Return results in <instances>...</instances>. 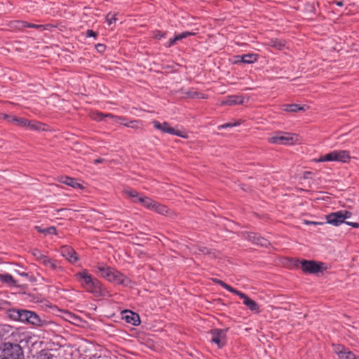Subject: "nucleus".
Masks as SVG:
<instances>
[{
    "instance_id": "nucleus-30",
    "label": "nucleus",
    "mask_w": 359,
    "mask_h": 359,
    "mask_svg": "<svg viewBox=\"0 0 359 359\" xmlns=\"http://www.w3.org/2000/svg\"><path fill=\"white\" fill-rule=\"evenodd\" d=\"M213 281L217 284H219V285H221L223 288L226 289V290H228L229 292H232L233 294L236 293V292L237 291V290L234 289L233 287H232L231 286L227 285L226 283H225L224 281L221 280H219V279H214Z\"/></svg>"
},
{
    "instance_id": "nucleus-55",
    "label": "nucleus",
    "mask_w": 359,
    "mask_h": 359,
    "mask_svg": "<svg viewBox=\"0 0 359 359\" xmlns=\"http://www.w3.org/2000/svg\"><path fill=\"white\" fill-rule=\"evenodd\" d=\"M67 210H67V209H66V208H61V209L56 210L55 211H56L57 212H66V211H67Z\"/></svg>"
},
{
    "instance_id": "nucleus-40",
    "label": "nucleus",
    "mask_w": 359,
    "mask_h": 359,
    "mask_svg": "<svg viewBox=\"0 0 359 359\" xmlns=\"http://www.w3.org/2000/svg\"><path fill=\"white\" fill-rule=\"evenodd\" d=\"M50 259V258L46 256V255H43L42 257L38 260V262L43 266H46Z\"/></svg>"
},
{
    "instance_id": "nucleus-15",
    "label": "nucleus",
    "mask_w": 359,
    "mask_h": 359,
    "mask_svg": "<svg viewBox=\"0 0 359 359\" xmlns=\"http://www.w3.org/2000/svg\"><path fill=\"white\" fill-rule=\"evenodd\" d=\"M244 102V97L241 95H229L224 100H222L220 105H237Z\"/></svg>"
},
{
    "instance_id": "nucleus-13",
    "label": "nucleus",
    "mask_w": 359,
    "mask_h": 359,
    "mask_svg": "<svg viewBox=\"0 0 359 359\" xmlns=\"http://www.w3.org/2000/svg\"><path fill=\"white\" fill-rule=\"evenodd\" d=\"M60 254L72 264H74L79 259L76 252L69 246H62L60 249Z\"/></svg>"
},
{
    "instance_id": "nucleus-45",
    "label": "nucleus",
    "mask_w": 359,
    "mask_h": 359,
    "mask_svg": "<svg viewBox=\"0 0 359 359\" xmlns=\"http://www.w3.org/2000/svg\"><path fill=\"white\" fill-rule=\"evenodd\" d=\"M97 36V33L91 29H88L86 32V36L88 37H95Z\"/></svg>"
},
{
    "instance_id": "nucleus-34",
    "label": "nucleus",
    "mask_w": 359,
    "mask_h": 359,
    "mask_svg": "<svg viewBox=\"0 0 359 359\" xmlns=\"http://www.w3.org/2000/svg\"><path fill=\"white\" fill-rule=\"evenodd\" d=\"M53 355L48 351H41L38 356V359H53Z\"/></svg>"
},
{
    "instance_id": "nucleus-32",
    "label": "nucleus",
    "mask_w": 359,
    "mask_h": 359,
    "mask_svg": "<svg viewBox=\"0 0 359 359\" xmlns=\"http://www.w3.org/2000/svg\"><path fill=\"white\" fill-rule=\"evenodd\" d=\"M13 123L22 128H26V124H28L27 119L23 118H18L15 116V118L13 119Z\"/></svg>"
},
{
    "instance_id": "nucleus-31",
    "label": "nucleus",
    "mask_w": 359,
    "mask_h": 359,
    "mask_svg": "<svg viewBox=\"0 0 359 359\" xmlns=\"http://www.w3.org/2000/svg\"><path fill=\"white\" fill-rule=\"evenodd\" d=\"M66 320L74 325H78L81 321L80 318L72 313L67 314Z\"/></svg>"
},
{
    "instance_id": "nucleus-28",
    "label": "nucleus",
    "mask_w": 359,
    "mask_h": 359,
    "mask_svg": "<svg viewBox=\"0 0 359 359\" xmlns=\"http://www.w3.org/2000/svg\"><path fill=\"white\" fill-rule=\"evenodd\" d=\"M0 280L10 285H15V280L13 277L10 274H0Z\"/></svg>"
},
{
    "instance_id": "nucleus-3",
    "label": "nucleus",
    "mask_w": 359,
    "mask_h": 359,
    "mask_svg": "<svg viewBox=\"0 0 359 359\" xmlns=\"http://www.w3.org/2000/svg\"><path fill=\"white\" fill-rule=\"evenodd\" d=\"M97 269L100 275L109 281L122 285H127L128 283V278L126 276L112 268L99 265L97 266Z\"/></svg>"
},
{
    "instance_id": "nucleus-38",
    "label": "nucleus",
    "mask_w": 359,
    "mask_h": 359,
    "mask_svg": "<svg viewBox=\"0 0 359 359\" xmlns=\"http://www.w3.org/2000/svg\"><path fill=\"white\" fill-rule=\"evenodd\" d=\"M195 33L191 32H184L178 35H176L177 41L182 40L187 36H194Z\"/></svg>"
},
{
    "instance_id": "nucleus-20",
    "label": "nucleus",
    "mask_w": 359,
    "mask_h": 359,
    "mask_svg": "<svg viewBox=\"0 0 359 359\" xmlns=\"http://www.w3.org/2000/svg\"><path fill=\"white\" fill-rule=\"evenodd\" d=\"M266 46L274 48L276 50H282L286 46L285 40L277 38L270 39L266 43Z\"/></svg>"
},
{
    "instance_id": "nucleus-52",
    "label": "nucleus",
    "mask_w": 359,
    "mask_h": 359,
    "mask_svg": "<svg viewBox=\"0 0 359 359\" xmlns=\"http://www.w3.org/2000/svg\"><path fill=\"white\" fill-rule=\"evenodd\" d=\"M17 273L21 276H23V277H25V278H29V274L27 273H25V272H19V271H17Z\"/></svg>"
},
{
    "instance_id": "nucleus-11",
    "label": "nucleus",
    "mask_w": 359,
    "mask_h": 359,
    "mask_svg": "<svg viewBox=\"0 0 359 359\" xmlns=\"http://www.w3.org/2000/svg\"><path fill=\"white\" fill-rule=\"evenodd\" d=\"M334 351L339 359H359V356L340 344L334 346Z\"/></svg>"
},
{
    "instance_id": "nucleus-23",
    "label": "nucleus",
    "mask_w": 359,
    "mask_h": 359,
    "mask_svg": "<svg viewBox=\"0 0 359 359\" xmlns=\"http://www.w3.org/2000/svg\"><path fill=\"white\" fill-rule=\"evenodd\" d=\"M121 124L123 125L126 127L131 128L135 130L142 129L143 127V123L140 120H133L130 121L128 123L121 122Z\"/></svg>"
},
{
    "instance_id": "nucleus-27",
    "label": "nucleus",
    "mask_w": 359,
    "mask_h": 359,
    "mask_svg": "<svg viewBox=\"0 0 359 359\" xmlns=\"http://www.w3.org/2000/svg\"><path fill=\"white\" fill-rule=\"evenodd\" d=\"M15 23L18 24L16 27H29V28H35V29H39L42 28L43 25H36L32 23H29L25 21H16Z\"/></svg>"
},
{
    "instance_id": "nucleus-35",
    "label": "nucleus",
    "mask_w": 359,
    "mask_h": 359,
    "mask_svg": "<svg viewBox=\"0 0 359 359\" xmlns=\"http://www.w3.org/2000/svg\"><path fill=\"white\" fill-rule=\"evenodd\" d=\"M104 117L111 118L114 122H118L119 121L126 120V118L124 116H115L112 114H105Z\"/></svg>"
},
{
    "instance_id": "nucleus-53",
    "label": "nucleus",
    "mask_w": 359,
    "mask_h": 359,
    "mask_svg": "<svg viewBox=\"0 0 359 359\" xmlns=\"http://www.w3.org/2000/svg\"><path fill=\"white\" fill-rule=\"evenodd\" d=\"M15 116L9 115V118H8L7 121L9 123H13V119H15Z\"/></svg>"
},
{
    "instance_id": "nucleus-57",
    "label": "nucleus",
    "mask_w": 359,
    "mask_h": 359,
    "mask_svg": "<svg viewBox=\"0 0 359 359\" xmlns=\"http://www.w3.org/2000/svg\"><path fill=\"white\" fill-rule=\"evenodd\" d=\"M121 122L128 123L129 121H127V119H126V121H119L118 123H121Z\"/></svg>"
},
{
    "instance_id": "nucleus-47",
    "label": "nucleus",
    "mask_w": 359,
    "mask_h": 359,
    "mask_svg": "<svg viewBox=\"0 0 359 359\" xmlns=\"http://www.w3.org/2000/svg\"><path fill=\"white\" fill-rule=\"evenodd\" d=\"M147 197H139V196H137V198H135V200L134 201L135 202H139L141 204L143 203V201H144V199L146 198Z\"/></svg>"
},
{
    "instance_id": "nucleus-44",
    "label": "nucleus",
    "mask_w": 359,
    "mask_h": 359,
    "mask_svg": "<svg viewBox=\"0 0 359 359\" xmlns=\"http://www.w3.org/2000/svg\"><path fill=\"white\" fill-rule=\"evenodd\" d=\"M104 115L105 114L102 113H97L95 116L93 117V118L96 121H102L104 118Z\"/></svg>"
},
{
    "instance_id": "nucleus-22",
    "label": "nucleus",
    "mask_w": 359,
    "mask_h": 359,
    "mask_svg": "<svg viewBox=\"0 0 359 359\" xmlns=\"http://www.w3.org/2000/svg\"><path fill=\"white\" fill-rule=\"evenodd\" d=\"M45 267H49L51 270L55 272H62L64 271V269L62 266H60V262L57 260L51 258Z\"/></svg>"
},
{
    "instance_id": "nucleus-5",
    "label": "nucleus",
    "mask_w": 359,
    "mask_h": 359,
    "mask_svg": "<svg viewBox=\"0 0 359 359\" xmlns=\"http://www.w3.org/2000/svg\"><path fill=\"white\" fill-rule=\"evenodd\" d=\"M299 141L298 135L288 133L279 132L269 139L272 144H294Z\"/></svg>"
},
{
    "instance_id": "nucleus-37",
    "label": "nucleus",
    "mask_w": 359,
    "mask_h": 359,
    "mask_svg": "<svg viewBox=\"0 0 359 359\" xmlns=\"http://www.w3.org/2000/svg\"><path fill=\"white\" fill-rule=\"evenodd\" d=\"M195 33L191 32H184L178 35H176L177 41L182 40L187 36H194Z\"/></svg>"
},
{
    "instance_id": "nucleus-33",
    "label": "nucleus",
    "mask_w": 359,
    "mask_h": 359,
    "mask_svg": "<svg viewBox=\"0 0 359 359\" xmlns=\"http://www.w3.org/2000/svg\"><path fill=\"white\" fill-rule=\"evenodd\" d=\"M155 202L156 201H153L150 198L147 197L144 201H143V203L142 205L147 209L153 210Z\"/></svg>"
},
{
    "instance_id": "nucleus-56",
    "label": "nucleus",
    "mask_w": 359,
    "mask_h": 359,
    "mask_svg": "<svg viewBox=\"0 0 359 359\" xmlns=\"http://www.w3.org/2000/svg\"><path fill=\"white\" fill-rule=\"evenodd\" d=\"M336 4L338 6H342L344 5V3L343 1H337L336 2Z\"/></svg>"
},
{
    "instance_id": "nucleus-1",
    "label": "nucleus",
    "mask_w": 359,
    "mask_h": 359,
    "mask_svg": "<svg viewBox=\"0 0 359 359\" xmlns=\"http://www.w3.org/2000/svg\"><path fill=\"white\" fill-rule=\"evenodd\" d=\"M0 359H25L22 348L15 343H1Z\"/></svg>"
},
{
    "instance_id": "nucleus-48",
    "label": "nucleus",
    "mask_w": 359,
    "mask_h": 359,
    "mask_svg": "<svg viewBox=\"0 0 359 359\" xmlns=\"http://www.w3.org/2000/svg\"><path fill=\"white\" fill-rule=\"evenodd\" d=\"M105 160L102 158H98L94 160V164H98L104 162Z\"/></svg>"
},
{
    "instance_id": "nucleus-8",
    "label": "nucleus",
    "mask_w": 359,
    "mask_h": 359,
    "mask_svg": "<svg viewBox=\"0 0 359 359\" xmlns=\"http://www.w3.org/2000/svg\"><path fill=\"white\" fill-rule=\"evenodd\" d=\"M152 123L156 129L163 133L174 135L183 138L188 137V135L185 131L176 130L175 128L171 127L167 122L160 123L159 121L155 120L152 121Z\"/></svg>"
},
{
    "instance_id": "nucleus-25",
    "label": "nucleus",
    "mask_w": 359,
    "mask_h": 359,
    "mask_svg": "<svg viewBox=\"0 0 359 359\" xmlns=\"http://www.w3.org/2000/svg\"><path fill=\"white\" fill-rule=\"evenodd\" d=\"M238 57H241V62L246 64L253 63L257 61V57L255 54H245L242 56H238Z\"/></svg>"
},
{
    "instance_id": "nucleus-16",
    "label": "nucleus",
    "mask_w": 359,
    "mask_h": 359,
    "mask_svg": "<svg viewBox=\"0 0 359 359\" xmlns=\"http://www.w3.org/2000/svg\"><path fill=\"white\" fill-rule=\"evenodd\" d=\"M122 318L124 319L128 323H130L133 325L136 326L140 323L139 315L131 311H125L123 313Z\"/></svg>"
},
{
    "instance_id": "nucleus-19",
    "label": "nucleus",
    "mask_w": 359,
    "mask_h": 359,
    "mask_svg": "<svg viewBox=\"0 0 359 359\" xmlns=\"http://www.w3.org/2000/svg\"><path fill=\"white\" fill-rule=\"evenodd\" d=\"M58 181L75 189H83V187L80 183L77 182L76 179L70 177L62 176L60 177Z\"/></svg>"
},
{
    "instance_id": "nucleus-21",
    "label": "nucleus",
    "mask_w": 359,
    "mask_h": 359,
    "mask_svg": "<svg viewBox=\"0 0 359 359\" xmlns=\"http://www.w3.org/2000/svg\"><path fill=\"white\" fill-rule=\"evenodd\" d=\"M158 214L170 216L172 212L165 205L155 202L153 210Z\"/></svg>"
},
{
    "instance_id": "nucleus-7",
    "label": "nucleus",
    "mask_w": 359,
    "mask_h": 359,
    "mask_svg": "<svg viewBox=\"0 0 359 359\" xmlns=\"http://www.w3.org/2000/svg\"><path fill=\"white\" fill-rule=\"evenodd\" d=\"M352 213L348 210H339L332 212L326 216L327 222L335 226L345 223V219L351 217Z\"/></svg>"
},
{
    "instance_id": "nucleus-9",
    "label": "nucleus",
    "mask_w": 359,
    "mask_h": 359,
    "mask_svg": "<svg viewBox=\"0 0 359 359\" xmlns=\"http://www.w3.org/2000/svg\"><path fill=\"white\" fill-rule=\"evenodd\" d=\"M31 311L26 309H11L6 311L8 316L13 320L27 323Z\"/></svg>"
},
{
    "instance_id": "nucleus-18",
    "label": "nucleus",
    "mask_w": 359,
    "mask_h": 359,
    "mask_svg": "<svg viewBox=\"0 0 359 359\" xmlns=\"http://www.w3.org/2000/svg\"><path fill=\"white\" fill-rule=\"evenodd\" d=\"M27 324L36 326L42 327L46 324L45 320L41 318V317L35 312L31 311Z\"/></svg>"
},
{
    "instance_id": "nucleus-51",
    "label": "nucleus",
    "mask_w": 359,
    "mask_h": 359,
    "mask_svg": "<svg viewBox=\"0 0 359 359\" xmlns=\"http://www.w3.org/2000/svg\"><path fill=\"white\" fill-rule=\"evenodd\" d=\"M0 118L7 121L8 118H9V114H0Z\"/></svg>"
},
{
    "instance_id": "nucleus-36",
    "label": "nucleus",
    "mask_w": 359,
    "mask_h": 359,
    "mask_svg": "<svg viewBox=\"0 0 359 359\" xmlns=\"http://www.w3.org/2000/svg\"><path fill=\"white\" fill-rule=\"evenodd\" d=\"M30 253L35 257L37 262L43 255L39 250L36 248L32 249L30 250Z\"/></svg>"
},
{
    "instance_id": "nucleus-46",
    "label": "nucleus",
    "mask_w": 359,
    "mask_h": 359,
    "mask_svg": "<svg viewBox=\"0 0 359 359\" xmlns=\"http://www.w3.org/2000/svg\"><path fill=\"white\" fill-rule=\"evenodd\" d=\"M345 223L348 225V226H351L353 228H358L359 227V223L358 222H346L345 221Z\"/></svg>"
},
{
    "instance_id": "nucleus-6",
    "label": "nucleus",
    "mask_w": 359,
    "mask_h": 359,
    "mask_svg": "<svg viewBox=\"0 0 359 359\" xmlns=\"http://www.w3.org/2000/svg\"><path fill=\"white\" fill-rule=\"evenodd\" d=\"M322 262H318L313 260H298L297 262V266L304 272L307 273H317L319 271H323Z\"/></svg>"
},
{
    "instance_id": "nucleus-24",
    "label": "nucleus",
    "mask_w": 359,
    "mask_h": 359,
    "mask_svg": "<svg viewBox=\"0 0 359 359\" xmlns=\"http://www.w3.org/2000/svg\"><path fill=\"white\" fill-rule=\"evenodd\" d=\"M282 109L288 112H297L299 111L304 110V107H301L299 104H291L283 105Z\"/></svg>"
},
{
    "instance_id": "nucleus-26",
    "label": "nucleus",
    "mask_w": 359,
    "mask_h": 359,
    "mask_svg": "<svg viewBox=\"0 0 359 359\" xmlns=\"http://www.w3.org/2000/svg\"><path fill=\"white\" fill-rule=\"evenodd\" d=\"M35 229H36V231L38 232L42 233L44 234H54V235L57 234V230L55 226H50L48 228L42 229L41 226H36Z\"/></svg>"
},
{
    "instance_id": "nucleus-49",
    "label": "nucleus",
    "mask_w": 359,
    "mask_h": 359,
    "mask_svg": "<svg viewBox=\"0 0 359 359\" xmlns=\"http://www.w3.org/2000/svg\"><path fill=\"white\" fill-rule=\"evenodd\" d=\"M96 48H97V50L100 52L103 51L105 48L104 46L102 44H97Z\"/></svg>"
},
{
    "instance_id": "nucleus-4",
    "label": "nucleus",
    "mask_w": 359,
    "mask_h": 359,
    "mask_svg": "<svg viewBox=\"0 0 359 359\" xmlns=\"http://www.w3.org/2000/svg\"><path fill=\"white\" fill-rule=\"evenodd\" d=\"M351 156L349 152L346 150H334L324 156H320L317 162L325 161H339L341 163H347L350 161Z\"/></svg>"
},
{
    "instance_id": "nucleus-43",
    "label": "nucleus",
    "mask_w": 359,
    "mask_h": 359,
    "mask_svg": "<svg viewBox=\"0 0 359 359\" xmlns=\"http://www.w3.org/2000/svg\"><path fill=\"white\" fill-rule=\"evenodd\" d=\"M177 41L176 36L174 38H171L169 39L168 44L166 45L168 47H171L173 46L175 42Z\"/></svg>"
},
{
    "instance_id": "nucleus-58",
    "label": "nucleus",
    "mask_w": 359,
    "mask_h": 359,
    "mask_svg": "<svg viewBox=\"0 0 359 359\" xmlns=\"http://www.w3.org/2000/svg\"><path fill=\"white\" fill-rule=\"evenodd\" d=\"M1 309H2V308H1V306H0V310H1Z\"/></svg>"
},
{
    "instance_id": "nucleus-10",
    "label": "nucleus",
    "mask_w": 359,
    "mask_h": 359,
    "mask_svg": "<svg viewBox=\"0 0 359 359\" xmlns=\"http://www.w3.org/2000/svg\"><path fill=\"white\" fill-rule=\"evenodd\" d=\"M226 332L227 329H213L210 331L212 335L211 341L217 344L219 348H222L226 344Z\"/></svg>"
},
{
    "instance_id": "nucleus-17",
    "label": "nucleus",
    "mask_w": 359,
    "mask_h": 359,
    "mask_svg": "<svg viewBox=\"0 0 359 359\" xmlns=\"http://www.w3.org/2000/svg\"><path fill=\"white\" fill-rule=\"evenodd\" d=\"M247 238L253 243L262 247L267 248L270 245V243L268 241V240L255 233H248Z\"/></svg>"
},
{
    "instance_id": "nucleus-42",
    "label": "nucleus",
    "mask_w": 359,
    "mask_h": 359,
    "mask_svg": "<svg viewBox=\"0 0 359 359\" xmlns=\"http://www.w3.org/2000/svg\"><path fill=\"white\" fill-rule=\"evenodd\" d=\"M239 124H240L239 123H228L221 125L220 126H219V128H226L229 127H233V126H238Z\"/></svg>"
},
{
    "instance_id": "nucleus-14",
    "label": "nucleus",
    "mask_w": 359,
    "mask_h": 359,
    "mask_svg": "<svg viewBox=\"0 0 359 359\" xmlns=\"http://www.w3.org/2000/svg\"><path fill=\"white\" fill-rule=\"evenodd\" d=\"M191 250L194 254H203V255H209L210 257L216 258L217 255L215 250L209 249L205 246H201L199 245H193L191 247Z\"/></svg>"
},
{
    "instance_id": "nucleus-2",
    "label": "nucleus",
    "mask_w": 359,
    "mask_h": 359,
    "mask_svg": "<svg viewBox=\"0 0 359 359\" xmlns=\"http://www.w3.org/2000/svg\"><path fill=\"white\" fill-rule=\"evenodd\" d=\"M76 276L82 284L83 287L89 292L95 295H99L101 292V283L88 273L83 270L76 274Z\"/></svg>"
},
{
    "instance_id": "nucleus-54",
    "label": "nucleus",
    "mask_w": 359,
    "mask_h": 359,
    "mask_svg": "<svg viewBox=\"0 0 359 359\" xmlns=\"http://www.w3.org/2000/svg\"><path fill=\"white\" fill-rule=\"evenodd\" d=\"M304 223L306 224H318V222H309V221H305Z\"/></svg>"
},
{
    "instance_id": "nucleus-41",
    "label": "nucleus",
    "mask_w": 359,
    "mask_h": 359,
    "mask_svg": "<svg viewBox=\"0 0 359 359\" xmlns=\"http://www.w3.org/2000/svg\"><path fill=\"white\" fill-rule=\"evenodd\" d=\"M106 20L108 22V25H111L113 23V22H116V14H113V15H111V13L107 14V15L106 17Z\"/></svg>"
},
{
    "instance_id": "nucleus-39",
    "label": "nucleus",
    "mask_w": 359,
    "mask_h": 359,
    "mask_svg": "<svg viewBox=\"0 0 359 359\" xmlns=\"http://www.w3.org/2000/svg\"><path fill=\"white\" fill-rule=\"evenodd\" d=\"M125 194L130 197V198H137V196H139V194L138 192H137L135 190H126L125 191Z\"/></svg>"
},
{
    "instance_id": "nucleus-12",
    "label": "nucleus",
    "mask_w": 359,
    "mask_h": 359,
    "mask_svg": "<svg viewBox=\"0 0 359 359\" xmlns=\"http://www.w3.org/2000/svg\"><path fill=\"white\" fill-rule=\"evenodd\" d=\"M235 294L238 295L241 299H243V304L245 305L251 311H253L256 313H259L260 312L259 306L258 304L253 299H250L245 293L237 290Z\"/></svg>"
},
{
    "instance_id": "nucleus-29",
    "label": "nucleus",
    "mask_w": 359,
    "mask_h": 359,
    "mask_svg": "<svg viewBox=\"0 0 359 359\" xmlns=\"http://www.w3.org/2000/svg\"><path fill=\"white\" fill-rule=\"evenodd\" d=\"M27 123L28 124H26V128H28L30 130H40L41 129L42 125L39 122L27 120Z\"/></svg>"
},
{
    "instance_id": "nucleus-50",
    "label": "nucleus",
    "mask_w": 359,
    "mask_h": 359,
    "mask_svg": "<svg viewBox=\"0 0 359 359\" xmlns=\"http://www.w3.org/2000/svg\"><path fill=\"white\" fill-rule=\"evenodd\" d=\"M164 36H165L164 33H161V32H158V33L156 34L155 37L156 39H161L162 37H164Z\"/></svg>"
}]
</instances>
